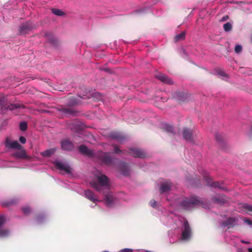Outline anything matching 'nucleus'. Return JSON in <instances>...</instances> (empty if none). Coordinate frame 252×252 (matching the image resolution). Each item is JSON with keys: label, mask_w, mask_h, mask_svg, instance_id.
Returning <instances> with one entry per match:
<instances>
[{"label": "nucleus", "mask_w": 252, "mask_h": 252, "mask_svg": "<svg viewBox=\"0 0 252 252\" xmlns=\"http://www.w3.org/2000/svg\"><path fill=\"white\" fill-rule=\"evenodd\" d=\"M215 138H216V139L217 140V141L218 142H219L220 141V136L219 134H218V133H217V134H216L215 135Z\"/></svg>", "instance_id": "obj_41"}, {"label": "nucleus", "mask_w": 252, "mask_h": 252, "mask_svg": "<svg viewBox=\"0 0 252 252\" xmlns=\"http://www.w3.org/2000/svg\"><path fill=\"white\" fill-rule=\"evenodd\" d=\"M244 221H245V222L247 223L249 225H252V223L251 221H250V220H249L248 219L245 220Z\"/></svg>", "instance_id": "obj_42"}, {"label": "nucleus", "mask_w": 252, "mask_h": 252, "mask_svg": "<svg viewBox=\"0 0 252 252\" xmlns=\"http://www.w3.org/2000/svg\"><path fill=\"white\" fill-rule=\"evenodd\" d=\"M27 128V124L25 122H22L20 123V128L22 131H25Z\"/></svg>", "instance_id": "obj_29"}, {"label": "nucleus", "mask_w": 252, "mask_h": 252, "mask_svg": "<svg viewBox=\"0 0 252 252\" xmlns=\"http://www.w3.org/2000/svg\"><path fill=\"white\" fill-rule=\"evenodd\" d=\"M105 204L108 207H113L116 203V198L114 196L112 192H108L104 195Z\"/></svg>", "instance_id": "obj_6"}, {"label": "nucleus", "mask_w": 252, "mask_h": 252, "mask_svg": "<svg viewBox=\"0 0 252 252\" xmlns=\"http://www.w3.org/2000/svg\"><path fill=\"white\" fill-rule=\"evenodd\" d=\"M24 106L19 103H16V104H12L8 106L7 107V109L10 110H14L16 109H19V108H24Z\"/></svg>", "instance_id": "obj_22"}, {"label": "nucleus", "mask_w": 252, "mask_h": 252, "mask_svg": "<svg viewBox=\"0 0 252 252\" xmlns=\"http://www.w3.org/2000/svg\"><path fill=\"white\" fill-rule=\"evenodd\" d=\"M173 97L177 100H183L184 98V94L180 92L175 93Z\"/></svg>", "instance_id": "obj_24"}, {"label": "nucleus", "mask_w": 252, "mask_h": 252, "mask_svg": "<svg viewBox=\"0 0 252 252\" xmlns=\"http://www.w3.org/2000/svg\"><path fill=\"white\" fill-rule=\"evenodd\" d=\"M241 242L243 243H245V244H248L249 242L248 241H244V240H242Z\"/></svg>", "instance_id": "obj_46"}, {"label": "nucleus", "mask_w": 252, "mask_h": 252, "mask_svg": "<svg viewBox=\"0 0 252 252\" xmlns=\"http://www.w3.org/2000/svg\"><path fill=\"white\" fill-rule=\"evenodd\" d=\"M79 151L81 153L88 157H96L101 162L104 164H109L112 163L113 160V158L110 156V153L99 152L95 154L94 151L89 149L84 145L80 146Z\"/></svg>", "instance_id": "obj_2"}, {"label": "nucleus", "mask_w": 252, "mask_h": 252, "mask_svg": "<svg viewBox=\"0 0 252 252\" xmlns=\"http://www.w3.org/2000/svg\"><path fill=\"white\" fill-rule=\"evenodd\" d=\"M203 176L208 186H210L213 188H216V189L218 190L220 189V187L219 184L213 182L212 181V179L210 177L207 172L205 171L203 174Z\"/></svg>", "instance_id": "obj_8"}, {"label": "nucleus", "mask_w": 252, "mask_h": 252, "mask_svg": "<svg viewBox=\"0 0 252 252\" xmlns=\"http://www.w3.org/2000/svg\"><path fill=\"white\" fill-rule=\"evenodd\" d=\"M212 73L214 75H218L219 76H220V69H218L217 70L216 69H214L212 71Z\"/></svg>", "instance_id": "obj_32"}, {"label": "nucleus", "mask_w": 252, "mask_h": 252, "mask_svg": "<svg viewBox=\"0 0 252 252\" xmlns=\"http://www.w3.org/2000/svg\"><path fill=\"white\" fill-rule=\"evenodd\" d=\"M44 217L42 216H38L36 219V221L38 223H41L42 221V219Z\"/></svg>", "instance_id": "obj_38"}, {"label": "nucleus", "mask_w": 252, "mask_h": 252, "mask_svg": "<svg viewBox=\"0 0 252 252\" xmlns=\"http://www.w3.org/2000/svg\"><path fill=\"white\" fill-rule=\"evenodd\" d=\"M161 221L166 225H169L173 220L177 226L181 227L182 234L181 239L182 240H188L191 236V229L187 220L184 218L177 216L172 213H170L168 216L164 215L160 217Z\"/></svg>", "instance_id": "obj_1"}, {"label": "nucleus", "mask_w": 252, "mask_h": 252, "mask_svg": "<svg viewBox=\"0 0 252 252\" xmlns=\"http://www.w3.org/2000/svg\"><path fill=\"white\" fill-rule=\"evenodd\" d=\"M213 200L214 202L219 203L220 201V197H213Z\"/></svg>", "instance_id": "obj_39"}, {"label": "nucleus", "mask_w": 252, "mask_h": 252, "mask_svg": "<svg viewBox=\"0 0 252 252\" xmlns=\"http://www.w3.org/2000/svg\"><path fill=\"white\" fill-rule=\"evenodd\" d=\"M62 148L64 150L69 151L71 150L73 147V144L72 142L64 140L61 143Z\"/></svg>", "instance_id": "obj_17"}, {"label": "nucleus", "mask_w": 252, "mask_h": 252, "mask_svg": "<svg viewBox=\"0 0 252 252\" xmlns=\"http://www.w3.org/2000/svg\"><path fill=\"white\" fill-rule=\"evenodd\" d=\"M94 175L97 181L91 182L92 187L94 188L97 191H102L108 190L109 187V182L108 178L97 170L94 172Z\"/></svg>", "instance_id": "obj_4"}, {"label": "nucleus", "mask_w": 252, "mask_h": 252, "mask_svg": "<svg viewBox=\"0 0 252 252\" xmlns=\"http://www.w3.org/2000/svg\"><path fill=\"white\" fill-rule=\"evenodd\" d=\"M52 11L55 15L57 16H63L64 14V13L59 9H53Z\"/></svg>", "instance_id": "obj_27"}, {"label": "nucleus", "mask_w": 252, "mask_h": 252, "mask_svg": "<svg viewBox=\"0 0 252 252\" xmlns=\"http://www.w3.org/2000/svg\"><path fill=\"white\" fill-rule=\"evenodd\" d=\"M94 95L95 96H99L100 97H101V95L98 93H95L94 94Z\"/></svg>", "instance_id": "obj_44"}, {"label": "nucleus", "mask_w": 252, "mask_h": 252, "mask_svg": "<svg viewBox=\"0 0 252 252\" xmlns=\"http://www.w3.org/2000/svg\"><path fill=\"white\" fill-rule=\"evenodd\" d=\"M84 196L87 199L93 201L94 203L96 202H100L101 200L98 199L97 196L94 194V193L90 190H86L84 191Z\"/></svg>", "instance_id": "obj_11"}, {"label": "nucleus", "mask_w": 252, "mask_h": 252, "mask_svg": "<svg viewBox=\"0 0 252 252\" xmlns=\"http://www.w3.org/2000/svg\"><path fill=\"white\" fill-rule=\"evenodd\" d=\"M114 152L116 154H119L122 152V151L119 149V148L116 146H114Z\"/></svg>", "instance_id": "obj_34"}, {"label": "nucleus", "mask_w": 252, "mask_h": 252, "mask_svg": "<svg viewBox=\"0 0 252 252\" xmlns=\"http://www.w3.org/2000/svg\"><path fill=\"white\" fill-rule=\"evenodd\" d=\"M5 146L10 149L18 150L22 148V146L17 141H11L8 138H6L5 140Z\"/></svg>", "instance_id": "obj_10"}, {"label": "nucleus", "mask_w": 252, "mask_h": 252, "mask_svg": "<svg viewBox=\"0 0 252 252\" xmlns=\"http://www.w3.org/2000/svg\"><path fill=\"white\" fill-rule=\"evenodd\" d=\"M150 205L153 208H157L158 207L157 202L155 200H152L150 202Z\"/></svg>", "instance_id": "obj_33"}, {"label": "nucleus", "mask_w": 252, "mask_h": 252, "mask_svg": "<svg viewBox=\"0 0 252 252\" xmlns=\"http://www.w3.org/2000/svg\"><path fill=\"white\" fill-rule=\"evenodd\" d=\"M54 164L55 167L61 172L65 173H71V169L66 162L57 159L54 161Z\"/></svg>", "instance_id": "obj_5"}, {"label": "nucleus", "mask_w": 252, "mask_h": 252, "mask_svg": "<svg viewBox=\"0 0 252 252\" xmlns=\"http://www.w3.org/2000/svg\"><path fill=\"white\" fill-rule=\"evenodd\" d=\"M249 134L250 136H252V126L251 129L249 133Z\"/></svg>", "instance_id": "obj_45"}, {"label": "nucleus", "mask_w": 252, "mask_h": 252, "mask_svg": "<svg viewBox=\"0 0 252 252\" xmlns=\"http://www.w3.org/2000/svg\"><path fill=\"white\" fill-rule=\"evenodd\" d=\"M185 35H186V33L185 32H181V33L175 36V40L176 41H179V40L184 39L185 37Z\"/></svg>", "instance_id": "obj_25"}, {"label": "nucleus", "mask_w": 252, "mask_h": 252, "mask_svg": "<svg viewBox=\"0 0 252 252\" xmlns=\"http://www.w3.org/2000/svg\"><path fill=\"white\" fill-rule=\"evenodd\" d=\"M171 183L169 181H166L162 183L160 188V193H166L169 191L171 188Z\"/></svg>", "instance_id": "obj_14"}, {"label": "nucleus", "mask_w": 252, "mask_h": 252, "mask_svg": "<svg viewBox=\"0 0 252 252\" xmlns=\"http://www.w3.org/2000/svg\"><path fill=\"white\" fill-rule=\"evenodd\" d=\"M156 78L165 84H171L173 83L172 80L165 75L159 73L156 76Z\"/></svg>", "instance_id": "obj_15"}, {"label": "nucleus", "mask_w": 252, "mask_h": 252, "mask_svg": "<svg viewBox=\"0 0 252 252\" xmlns=\"http://www.w3.org/2000/svg\"><path fill=\"white\" fill-rule=\"evenodd\" d=\"M77 103L76 102H71L70 104L71 105H74V104H76Z\"/></svg>", "instance_id": "obj_49"}, {"label": "nucleus", "mask_w": 252, "mask_h": 252, "mask_svg": "<svg viewBox=\"0 0 252 252\" xmlns=\"http://www.w3.org/2000/svg\"><path fill=\"white\" fill-rule=\"evenodd\" d=\"M174 200L176 205L187 210L202 204V201L196 196H192L189 198L186 197L175 198Z\"/></svg>", "instance_id": "obj_3"}, {"label": "nucleus", "mask_w": 252, "mask_h": 252, "mask_svg": "<svg viewBox=\"0 0 252 252\" xmlns=\"http://www.w3.org/2000/svg\"><path fill=\"white\" fill-rule=\"evenodd\" d=\"M109 137L119 143H122L125 139V137L118 132H112L110 134Z\"/></svg>", "instance_id": "obj_12"}, {"label": "nucleus", "mask_w": 252, "mask_h": 252, "mask_svg": "<svg viewBox=\"0 0 252 252\" xmlns=\"http://www.w3.org/2000/svg\"><path fill=\"white\" fill-rule=\"evenodd\" d=\"M69 126H70V128L71 129H73V127H72L71 125H70Z\"/></svg>", "instance_id": "obj_50"}, {"label": "nucleus", "mask_w": 252, "mask_h": 252, "mask_svg": "<svg viewBox=\"0 0 252 252\" xmlns=\"http://www.w3.org/2000/svg\"><path fill=\"white\" fill-rule=\"evenodd\" d=\"M229 19V17L227 15H225L221 18V22L226 21Z\"/></svg>", "instance_id": "obj_40"}, {"label": "nucleus", "mask_w": 252, "mask_h": 252, "mask_svg": "<svg viewBox=\"0 0 252 252\" xmlns=\"http://www.w3.org/2000/svg\"><path fill=\"white\" fill-rule=\"evenodd\" d=\"M63 112L65 114H69L71 113V110L70 109H64L63 110Z\"/></svg>", "instance_id": "obj_35"}, {"label": "nucleus", "mask_w": 252, "mask_h": 252, "mask_svg": "<svg viewBox=\"0 0 252 252\" xmlns=\"http://www.w3.org/2000/svg\"><path fill=\"white\" fill-rule=\"evenodd\" d=\"M221 202L222 203V199H221Z\"/></svg>", "instance_id": "obj_56"}, {"label": "nucleus", "mask_w": 252, "mask_h": 252, "mask_svg": "<svg viewBox=\"0 0 252 252\" xmlns=\"http://www.w3.org/2000/svg\"><path fill=\"white\" fill-rule=\"evenodd\" d=\"M233 22L232 20L224 23L223 25V29L225 32H229L232 29Z\"/></svg>", "instance_id": "obj_20"}, {"label": "nucleus", "mask_w": 252, "mask_h": 252, "mask_svg": "<svg viewBox=\"0 0 252 252\" xmlns=\"http://www.w3.org/2000/svg\"><path fill=\"white\" fill-rule=\"evenodd\" d=\"M128 153L134 157L143 158L146 156L145 152L138 148H130Z\"/></svg>", "instance_id": "obj_9"}, {"label": "nucleus", "mask_w": 252, "mask_h": 252, "mask_svg": "<svg viewBox=\"0 0 252 252\" xmlns=\"http://www.w3.org/2000/svg\"><path fill=\"white\" fill-rule=\"evenodd\" d=\"M20 142L22 144H25L26 142V139L24 136H20L19 138Z\"/></svg>", "instance_id": "obj_36"}, {"label": "nucleus", "mask_w": 252, "mask_h": 252, "mask_svg": "<svg viewBox=\"0 0 252 252\" xmlns=\"http://www.w3.org/2000/svg\"><path fill=\"white\" fill-rule=\"evenodd\" d=\"M167 200H168V201H169V200H169V198H168V197H167Z\"/></svg>", "instance_id": "obj_54"}, {"label": "nucleus", "mask_w": 252, "mask_h": 252, "mask_svg": "<svg viewBox=\"0 0 252 252\" xmlns=\"http://www.w3.org/2000/svg\"><path fill=\"white\" fill-rule=\"evenodd\" d=\"M223 189H223V188H222L221 187V191H222Z\"/></svg>", "instance_id": "obj_55"}, {"label": "nucleus", "mask_w": 252, "mask_h": 252, "mask_svg": "<svg viewBox=\"0 0 252 252\" xmlns=\"http://www.w3.org/2000/svg\"><path fill=\"white\" fill-rule=\"evenodd\" d=\"M242 49V47L240 45H237L235 47V52L237 53H239L241 52Z\"/></svg>", "instance_id": "obj_31"}, {"label": "nucleus", "mask_w": 252, "mask_h": 252, "mask_svg": "<svg viewBox=\"0 0 252 252\" xmlns=\"http://www.w3.org/2000/svg\"><path fill=\"white\" fill-rule=\"evenodd\" d=\"M32 28V25L30 22H27L22 25L20 27V32L22 33H26L27 31L30 30Z\"/></svg>", "instance_id": "obj_19"}, {"label": "nucleus", "mask_w": 252, "mask_h": 252, "mask_svg": "<svg viewBox=\"0 0 252 252\" xmlns=\"http://www.w3.org/2000/svg\"><path fill=\"white\" fill-rule=\"evenodd\" d=\"M251 41L252 42V35L251 36Z\"/></svg>", "instance_id": "obj_53"}, {"label": "nucleus", "mask_w": 252, "mask_h": 252, "mask_svg": "<svg viewBox=\"0 0 252 252\" xmlns=\"http://www.w3.org/2000/svg\"><path fill=\"white\" fill-rule=\"evenodd\" d=\"M162 128L166 131L171 133H174V128L173 127L168 124H163L162 125Z\"/></svg>", "instance_id": "obj_23"}, {"label": "nucleus", "mask_w": 252, "mask_h": 252, "mask_svg": "<svg viewBox=\"0 0 252 252\" xmlns=\"http://www.w3.org/2000/svg\"><path fill=\"white\" fill-rule=\"evenodd\" d=\"M5 221L4 217L0 216V237H6L10 234V231L2 226Z\"/></svg>", "instance_id": "obj_7"}, {"label": "nucleus", "mask_w": 252, "mask_h": 252, "mask_svg": "<svg viewBox=\"0 0 252 252\" xmlns=\"http://www.w3.org/2000/svg\"><path fill=\"white\" fill-rule=\"evenodd\" d=\"M15 203L14 200H11L10 201H6L2 203V205L4 207H8L11 205L14 204Z\"/></svg>", "instance_id": "obj_30"}, {"label": "nucleus", "mask_w": 252, "mask_h": 252, "mask_svg": "<svg viewBox=\"0 0 252 252\" xmlns=\"http://www.w3.org/2000/svg\"><path fill=\"white\" fill-rule=\"evenodd\" d=\"M184 138L188 141H191L192 132L188 128H184L183 132Z\"/></svg>", "instance_id": "obj_18"}, {"label": "nucleus", "mask_w": 252, "mask_h": 252, "mask_svg": "<svg viewBox=\"0 0 252 252\" xmlns=\"http://www.w3.org/2000/svg\"><path fill=\"white\" fill-rule=\"evenodd\" d=\"M79 96H80V97L83 98H84V99H86V98H90L89 95H88V96H86V95H83L82 96H80V95H79Z\"/></svg>", "instance_id": "obj_43"}, {"label": "nucleus", "mask_w": 252, "mask_h": 252, "mask_svg": "<svg viewBox=\"0 0 252 252\" xmlns=\"http://www.w3.org/2000/svg\"><path fill=\"white\" fill-rule=\"evenodd\" d=\"M19 150H20L19 151L15 152L12 154L14 157L22 159H26L29 158L25 149L22 148L21 149Z\"/></svg>", "instance_id": "obj_13"}, {"label": "nucleus", "mask_w": 252, "mask_h": 252, "mask_svg": "<svg viewBox=\"0 0 252 252\" xmlns=\"http://www.w3.org/2000/svg\"><path fill=\"white\" fill-rule=\"evenodd\" d=\"M237 223L236 220L234 218H228L226 220L221 221V226H234Z\"/></svg>", "instance_id": "obj_16"}, {"label": "nucleus", "mask_w": 252, "mask_h": 252, "mask_svg": "<svg viewBox=\"0 0 252 252\" xmlns=\"http://www.w3.org/2000/svg\"><path fill=\"white\" fill-rule=\"evenodd\" d=\"M222 145H223V144H222V143L221 142V150H222V146H223Z\"/></svg>", "instance_id": "obj_52"}, {"label": "nucleus", "mask_w": 252, "mask_h": 252, "mask_svg": "<svg viewBox=\"0 0 252 252\" xmlns=\"http://www.w3.org/2000/svg\"><path fill=\"white\" fill-rule=\"evenodd\" d=\"M238 252H242V251L241 250H238Z\"/></svg>", "instance_id": "obj_51"}, {"label": "nucleus", "mask_w": 252, "mask_h": 252, "mask_svg": "<svg viewBox=\"0 0 252 252\" xmlns=\"http://www.w3.org/2000/svg\"><path fill=\"white\" fill-rule=\"evenodd\" d=\"M133 250L130 249H124L121 250L119 252H132Z\"/></svg>", "instance_id": "obj_37"}, {"label": "nucleus", "mask_w": 252, "mask_h": 252, "mask_svg": "<svg viewBox=\"0 0 252 252\" xmlns=\"http://www.w3.org/2000/svg\"><path fill=\"white\" fill-rule=\"evenodd\" d=\"M22 211L25 215H28L31 212V209L28 206L23 207Z\"/></svg>", "instance_id": "obj_26"}, {"label": "nucleus", "mask_w": 252, "mask_h": 252, "mask_svg": "<svg viewBox=\"0 0 252 252\" xmlns=\"http://www.w3.org/2000/svg\"><path fill=\"white\" fill-rule=\"evenodd\" d=\"M221 77H223L225 76V73L221 71Z\"/></svg>", "instance_id": "obj_47"}, {"label": "nucleus", "mask_w": 252, "mask_h": 252, "mask_svg": "<svg viewBox=\"0 0 252 252\" xmlns=\"http://www.w3.org/2000/svg\"><path fill=\"white\" fill-rule=\"evenodd\" d=\"M122 168V174L125 176H127L129 175L128 171H125L124 168H127V165L125 163H123L121 165Z\"/></svg>", "instance_id": "obj_28"}, {"label": "nucleus", "mask_w": 252, "mask_h": 252, "mask_svg": "<svg viewBox=\"0 0 252 252\" xmlns=\"http://www.w3.org/2000/svg\"><path fill=\"white\" fill-rule=\"evenodd\" d=\"M57 149L56 148H53L52 149H48L41 153V155L44 157H48L54 154V153L56 151Z\"/></svg>", "instance_id": "obj_21"}, {"label": "nucleus", "mask_w": 252, "mask_h": 252, "mask_svg": "<svg viewBox=\"0 0 252 252\" xmlns=\"http://www.w3.org/2000/svg\"><path fill=\"white\" fill-rule=\"evenodd\" d=\"M248 251L249 252H252V248H249L248 249Z\"/></svg>", "instance_id": "obj_48"}]
</instances>
